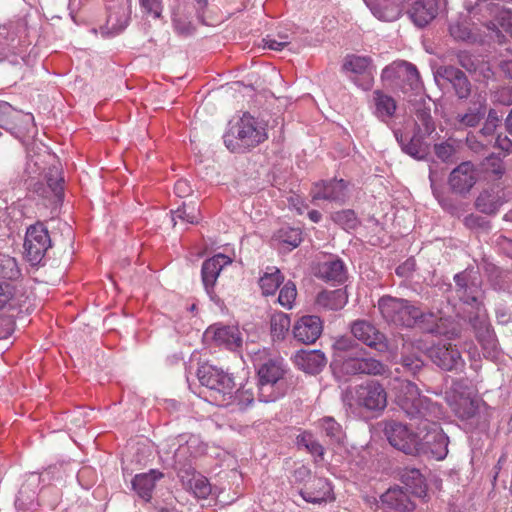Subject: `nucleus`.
<instances>
[{
	"instance_id": "12",
	"label": "nucleus",
	"mask_w": 512,
	"mask_h": 512,
	"mask_svg": "<svg viewBox=\"0 0 512 512\" xmlns=\"http://www.w3.org/2000/svg\"><path fill=\"white\" fill-rule=\"evenodd\" d=\"M384 433L389 443L396 449L408 455L419 454L418 431L413 433L399 422L388 421L385 423Z\"/></svg>"
},
{
	"instance_id": "15",
	"label": "nucleus",
	"mask_w": 512,
	"mask_h": 512,
	"mask_svg": "<svg viewBox=\"0 0 512 512\" xmlns=\"http://www.w3.org/2000/svg\"><path fill=\"white\" fill-rule=\"evenodd\" d=\"M204 339L206 341L212 340L217 346L227 350L243 348L242 333L237 326L211 325L206 329Z\"/></svg>"
},
{
	"instance_id": "20",
	"label": "nucleus",
	"mask_w": 512,
	"mask_h": 512,
	"mask_svg": "<svg viewBox=\"0 0 512 512\" xmlns=\"http://www.w3.org/2000/svg\"><path fill=\"white\" fill-rule=\"evenodd\" d=\"M311 195L313 200H327L343 204L348 198L347 184L342 179L321 181L314 185Z\"/></svg>"
},
{
	"instance_id": "44",
	"label": "nucleus",
	"mask_w": 512,
	"mask_h": 512,
	"mask_svg": "<svg viewBox=\"0 0 512 512\" xmlns=\"http://www.w3.org/2000/svg\"><path fill=\"white\" fill-rule=\"evenodd\" d=\"M376 111L380 117H391L396 110L395 100L380 91L375 92Z\"/></svg>"
},
{
	"instance_id": "14",
	"label": "nucleus",
	"mask_w": 512,
	"mask_h": 512,
	"mask_svg": "<svg viewBox=\"0 0 512 512\" xmlns=\"http://www.w3.org/2000/svg\"><path fill=\"white\" fill-rule=\"evenodd\" d=\"M436 77L448 82L454 95L460 101L468 100L472 96L473 85L466 73L454 65H442L436 71Z\"/></svg>"
},
{
	"instance_id": "38",
	"label": "nucleus",
	"mask_w": 512,
	"mask_h": 512,
	"mask_svg": "<svg viewBox=\"0 0 512 512\" xmlns=\"http://www.w3.org/2000/svg\"><path fill=\"white\" fill-rule=\"evenodd\" d=\"M21 276V270L15 258L0 254V278L15 281Z\"/></svg>"
},
{
	"instance_id": "4",
	"label": "nucleus",
	"mask_w": 512,
	"mask_h": 512,
	"mask_svg": "<svg viewBox=\"0 0 512 512\" xmlns=\"http://www.w3.org/2000/svg\"><path fill=\"white\" fill-rule=\"evenodd\" d=\"M454 281L455 293L459 300L476 309L474 313H470L468 320L482 349L495 351L498 342L491 325L487 321L486 314L482 311L480 284L475 279H471L469 274L465 272L456 274Z\"/></svg>"
},
{
	"instance_id": "63",
	"label": "nucleus",
	"mask_w": 512,
	"mask_h": 512,
	"mask_svg": "<svg viewBox=\"0 0 512 512\" xmlns=\"http://www.w3.org/2000/svg\"><path fill=\"white\" fill-rule=\"evenodd\" d=\"M495 144L505 152H512V140L507 136L498 135Z\"/></svg>"
},
{
	"instance_id": "45",
	"label": "nucleus",
	"mask_w": 512,
	"mask_h": 512,
	"mask_svg": "<svg viewBox=\"0 0 512 512\" xmlns=\"http://www.w3.org/2000/svg\"><path fill=\"white\" fill-rule=\"evenodd\" d=\"M297 445L305 448L312 455L320 458L324 455L323 446L313 437L311 433L304 432L297 437Z\"/></svg>"
},
{
	"instance_id": "29",
	"label": "nucleus",
	"mask_w": 512,
	"mask_h": 512,
	"mask_svg": "<svg viewBox=\"0 0 512 512\" xmlns=\"http://www.w3.org/2000/svg\"><path fill=\"white\" fill-rule=\"evenodd\" d=\"M162 474L151 470L148 473L137 474L132 480V489L139 498L148 502L152 497V491L155 487L156 480L161 478Z\"/></svg>"
},
{
	"instance_id": "3",
	"label": "nucleus",
	"mask_w": 512,
	"mask_h": 512,
	"mask_svg": "<svg viewBox=\"0 0 512 512\" xmlns=\"http://www.w3.org/2000/svg\"><path fill=\"white\" fill-rule=\"evenodd\" d=\"M378 309L383 319L395 326L418 328L422 332L442 334V320L432 311H423L410 301L391 296H383L378 301Z\"/></svg>"
},
{
	"instance_id": "39",
	"label": "nucleus",
	"mask_w": 512,
	"mask_h": 512,
	"mask_svg": "<svg viewBox=\"0 0 512 512\" xmlns=\"http://www.w3.org/2000/svg\"><path fill=\"white\" fill-rule=\"evenodd\" d=\"M430 356L432 362L443 370H458L464 365L461 354H430Z\"/></svg>"
},
{
	"instance_id": "59",
	"label": "nucleus",
	"mask_w": 512,
	"mask_h": 512,
	"mask_svg": "<svg viewBox=\"0 0 512 512\" xmlns=\"http://www.w3.org/2000/svg\"><path fill=\"white\" fill-rule=\"evenodd\" d=\"M464 224L466 227L470 229H476V228H487L488 227V221H486L485 218L475 215V214H469L464 218Z\"/></svg>"
},
{
	"instance_id": "61",
	"label": "nucleus",
	"mask_w": 512,
	"mask_h": 512,
	"mask_svg": "<svg viewBox=\"0 0 512 512\" xmlns=\"http://www.w3.org/2000/svg\"><path fill=\"white\" fill-rule=\"evenodd\" d=\"M14 295V288L10 284H0V309L4 308Z\"/></svg>"
},
{
	"instance_id": "53",
	"label": "nucleus",
	"mask_w": 512,
	"mask_h": 512,
	"mask_svg": "<svg viewBox=\"0 0 512 512\" xmlns=\"http://www.w3.org/2000/svg\"><path fill=\"white\" fill-rule=\"evenodd\" d=\"M189 485L195 496L199 498H205L211 492L208 480L201 475H194L192 479L189 480Z\"/></svg>"
},
{
	"instance_id": "25",
	"label": "nucleus",
	"mask_w": 512,
	"mask_h": 512,
	"mask_svg": "<svg viewBox=\"0 0 512 512\" xmlns=\"http://www.w3.org/2000/svg\"><path fill=\"white\" fill-rule=\"evenodd\" d=\"M440 0H417L409 15L413 23L418 27L429 24L438 14Z\"/></svg>"
},
{
	"instance_id": "49",
	"label": "nucleus",
	"mask_w": 512,
	"mask_h": 512,
	"mask_svg": "<svg viewBox=\"0 0 512 512\" xmlns=\"http://www.w3.org/2000/svg\"><path fill=\"white\" fill-rule=\"evenodd\" d=\"M481 164L486 172H491L492 174L499 178L505 172L502 158L494 153L488 154Z\"/></svg>"
},
{
	"instance_id": "31",
	"label": "nucleus",
	"mask_w": 512,
	"mask_h": 512,
	"mask_svg": "<svg viewBox=\"0 0 512 512\" xmlns=\"http://www.w3.org/2000/svg\"><path fill=\"white\" fill-rule=\"evenodd\" d=\"M326 362L324 354H295L294 356L295 365L310 374L320 372Z\"/></svg>"
},
{
	"instance_id": "17",
	"label": "nucleus",
	"mask_w": 512,
	"mask_h": 512,
	"mask_svg": "<svg viewBox=\"0 0 512 512\" xmlns=\"http://www.w3.org/2000/svg\"><path fill=\"white\" fill-rule=\"evenodd\" d=\"M455 56L457 63L474 76L476 81L487 82L494 77L490 63L483 58L466 50L458 51Z\"/></svg>"
},
{
	"instance_id": "62",
	"label": "nucleus",
	"mask_w": 512,
	"mask_h": 512,
	"mask_svg": "<svg viewBox=\"0 0 512 512\" xmlns=\"http://www.w3.org/2000/svg\"><path fill=\"white\" fill-rule=\"evenodd\" d=\"M174 191L179 197H184L190 193L191 188L186 180L181 179L175 183Z\"/></svg>"
},
{
	"instance_id": "22",
	"label": "nucleus",
	"mask_w": 512,
	"mask_h": 512,
	"mask_svg": "<svg viewBox=\"0 0 512 512\" xmlns=\"http://www.w3.org/2000/svg\"><path fill=\"white\" fill-rule=\"evenodd\" d=\"M322 333V322L318 316L300 318L293 327L294 338L303 344H313Z\"/></svg>"
},
{
	"instance_id": "55",
	"label": "nucleus",
	"mask_w": 512,
	"mask_h": 512,
	"mask_svg": "<svg viewBox=\"0 0 512 512\" xmlns=\"http://www.w3.org/2000/svg\"><path fill=\"white\" fill-rule=\"evenodd\" d=\"M434 151L436 156L443 162H452L456 154L455 146L449 141L435 144Z\"/></svg>"
},
{
	"instance_id": "16",
	"label": "nucleus",
	"mask_w": 512,
	"mask_h": 512,
	"mask_svg": "<svg viewBox=\"0 0 512 512\" xmlns=\"http://www.w3.org/2000/svg\"><path fill=\"white\" fill-rule=\"evenodd\" d=\"M478 180L477 172L471 162H462L449 175L448 183L453 193L467 195Z\"/></svg>"
},
{
	"instance_id": "34",
	"label": "nucleus",
	"mask_w": 512,
	"mask_h": 512,
	"mask_svg": "<svg viewBox=\"0 0 512 512\" xmlns=\"http://www.w3.org/2000/svg\"><path fill=\"white\" fill-rule=\"evenodd\" d=\"M319 426L324 431L325 436L329 438L331 444H343L345 433L340 424H338L332 417H324L320 419Z\"/></svg>"
},
{
	"instance_id": "57",
	"label": "nucleus",
	"mask_w": 512,
	"mask_h": 512,
	"mask_svg": "<svg viewBox=\"0 0 512 512\" xmlns=\"http://www.w3.org/2000/svg\"><path fill=\"white\" fill-rule=\"evenodd\" d=\"M494 102L509 106L512 104V86L501 87L493 94Z\"/></svg>"
},
{
	"instance_id": "37",
	"label": "nucleus",
	"mask_w": 512,
	"mask_h": 512,
	"mask_svg": "<svg viewBox=\"0 0 512 512\" xmlns=\"http://www.w3.org/2000/svg\"><path fill=\"white\" fill-rule=\"evenodd\" d=\"M449 32L457 41L467 43H476L478 41V35L471 30L469 24L466 22L456 21L451 23L449 26Z\"/></svg>"
},
{
	"instance_id": "21",
	"label": "nucleus",
	"mask_w": 512,
	"mask_h": 512,
	"mask_svg": "<svg viewBox=\"0 0 512 512\" xmlns=\"http://www.w3.org/2000/svg\"><path fill=\"white\" fill-rule=\"evenodd\" d=\"M426 136L418 129L414 130L412 136L395 131V137L402 151L416 160H423L429 153V145L424 141Z\"/></svg>"
},
{
	"instance_id": "24",
	"label": "nucleus",
	"mask_w": 512,
	"mask_h": 512,
	"mask_svg": "<svg viewBox=\"0 0 512 512\" xmlns=\"http://www.w3.org/2000/svg\"><path fill=\"white\" fill-rule=\"evenodd\" d=\"M107 28L118 33L122 31L129 20L128 0H111L107 5Z\"/></svg>"
},
{
	"instance_id": "13",
	"label": "nucleus",
	"mask_w": 512,
	"mask_h": 512,
	"mask_svg": "<svg viewBox=\"0 0 512 512\" xmlns=\"http://www.w3.org/2000/svg\"><path fill=\"white\" fill-rule=\"evenodd\" d=\"M351 332L355 339L378 352L392 351L398 348L391 346L386 336L366 320L354 321L351 324Z\"/></svg>"
},
{
	"instance_id": "18",
	"label": "nucleus",
	"mask_w": 512,
	"mask_h": 512,
	"mask_svg": "<svg viewBox=\"0 0 512 512\" xmlns=\"http://www.w3.org/2000/svg\"><path fill=\"white\" fill-rule=\"evenodd\" d=\"M409 102L415 117V129L423 131L424 135H430L435 130V123L431 116V99L419 92L414 94V98Z\"/></svg>"
},
{
	"instance_id": "36",
	"label": "nucleus",
	"mask_w": 512,
	"mask_h": 512,
	"mask_svg": "<svg viewBox=\"0 0 512 512\" xmlns=\"http://www.w3.org/2000/svg\"><path fill=\"white\" fill-rule=\"evenodd\" d=\"M346 297L342 290L321 292L317 297L318 304L330 310L341 309L346 303Z\"/></svg>"
},
{
	"instance_id": "27",
	"label": "nucleus",
	"mask_w": 512,
	"mask_h": 512,
	"mask_svg": "<svg viewBox=\"0 0 512 512\" xmlns=\"http://www.w3.org/2000/svg\"><path fill=\"white\" fill-rule=\"evenodd\" d=\"M380 501L383 506L397 512H411L415 508V504L400 487L389 488L381 495Z\"/></svg>"
},
{
	"instance_id": "50",
	"label": "nucleus",
	"mask_w": 512,
	"mask_h": 512,
	"mask_svg": "<svg viewBox=\"0 0 512 512\" xmlns=\"http://www.w3.org/2000/svg\"><path fill=\"white\" fill-rule=\"evenodd\" d=\"M400 364L403 372L416 374L424 365V360L417 354H401Z\"/></svg>"
},
{
	"instance_id": "30",
	"label": "nucleus",
	"mask_w": 512,
	"mask_h": 512,
	"mask_svg": "<svg viewBox=\"0 0 512 512\" xmlns=\"http://www.w3.org/2000/svg\"><path fill=\"white\" fill-rule=\"evenodd\" d=\"M401 481L407 491L423 498L426 496L427 487L420 471L415 468H406L401 472Z\"/></svg>"
},
{
	"instance_id": "56",
	"label": "nucleus",
	"mask_w": 512,
	"mask_h": 512,
	"mask_svg": "<svg viewBox=\"0 0 512 512\" xmlns=\"http://www.w3.org/2000/svg\"><path fill=\"white\" fill-rule=\"evenodd\" d=\"M497 28L501 27L505 32L512 35V10L507 8L505 5L502 6V10L496 20ZM499 30L497 29L496 32Z\"/></svg>"
},
{
	"instance_id": "42",
	"label": "nucleus",
	"mask_w": 512,
	"mask_h": 512,
	"mask_svg": "<svg viewBox=\"0 0 512 512\" xmlns=\"http://www.w3.org/2000/svg\"><path fill=\"white\" fill-rule=\"evenodd\" d=\"M332 221L345 230H353L359 225L355 212L351 209L337 211L331 214Z\"/></svg>"
},
{
	"instance_id": "46",
	"label": "nucleus",
	"mask_w": 512,
	"mask_h": 512,
	"mask_svg": "<svg viewBox=\"0 0 512 512\" xmlns=\"http://www.w3.org/2000/svg\"><path fill=\"white\" fill-rule=\"evenodd\" d=\"M451 405L455 413L462 419L473 417L477 410L475 402L469 397L461 396L459 401L454 400Z\"/></svg>"
},
{
	"instance_id": "51",
	"label": "nucleus",
	"mask_w": 512,
	"mask_h": 512,
	"mask_svg": "<svg viewBox=\"0 0 512 512\" xmlns=\"http://www.w3.org/2000/svg\"><path fill=\"white\" fill-rule=\"evenodd\" d=\"M301 234L300 229L287 227L279 230L278 237L284 244L289 245L293 249L302 242Z\"/></svg>"
},
{
	"instance_id": "58",
	"label": "nucleus",
	"mask_w": 512,
	"mask_h": 512,
	"mask_svg": "<svg viewBox=\"0 0 512 512\" xmlns=\"http://www.w3.org/2000/svg\"><path fill=\"white\" fill-rule=\"evenodd\" d=\"M333 348L341 352L354 350L356 349V342L351 336H341L335 340L333 343Z\"/></svg>"
},
{
	"instance_id": "52",
	"label": "nucleus",
	"mask_w": 512,
	"mask_h": 512,
	"mask_svg": "<svg viewBox=\"0 0 512 512\" xmlns=\"http://www.w3.org/2000/svg\"><path fill=\"white\" fill-rule=\"evenodd\" d=\"M15 323L11 316H0V350L6 352L8 346L6 340L14 332Z\"/></svg>"
},
{
	"instance_id": "43",
	"label": "nucleus",
	"mask_w": 512,
	"mask_h": 512,
	"mask_svg": "<svg viewBox=\"0 0 512 512\" xmlns=\"http://www.w3.org/2000/svg\"><path fill=\"white\" fill-rule=\"evenodd\" d=\"M290 328V318L282 312L274 313L271 317V333L274 338L283 339Z\"/></svg>"
},
{
	"instance_id": "10",
	"label": "nucleus",
	"mask_w": 512,
	"mask_h": 512,
	"mask_svg": "<svg viewBox=\"0 0 512 512\" xmlns=\"http://www.w3.org/2000/svg\"><path fill=\"white\" fill-rule=\"evenodd\" d=\"M503 4L496 0H466L464 8L469 18L488 31H497V17L502 10Z\"/></svg>"
},
{
	"instance_id": "47",
	"label": "nucleus",
	"mask_w": 512,
	"mask_h": 512,
	"mask_svg": "<svg viewBox=\"0 0 512 512\" xmlns=\"http://www.w3.org/2000/svg\"><path fill=\"white\" fill-rule=\"evenodd\" d=\"M48 187L54 193V195L60 198L63 195V182L64 179L61 176V172L58 167L49 168L45 175Z\"/></svg>"
},
{
	"instance_id": "11",
	"label": "nucleus",
	"mask_w": 512,
	"mask_h": 512,
	"mask_svg": "<svg viewBox=\"0 0 512 512\" xmlns=\"http://www.w3.org/2000/svg\"><path fill=\"white\" fill-rule=\"evenodd\" d=\"M50 247L51 239L42 222H37L27 228L24 249L27 260L32 265L39 264Z\"/></svg>"
},
{
	"instance_id": "5",
	"label": "nucleus",
	"mask_w": 512,
	"mask_h": 512,
	"mask_svg": "<svg viewBox=\"0 0 512 512\" xmlns=\"http://www.w3.org/2000/svg\"><path fill=\"white\" fill-rule=\"evenodd\" d=\"M225 146L232 152L254 148L267 139L264 126L245 113L224 135Z\"/></svg>"
},
{
	"instance_id": "26",
	"label": "nucleus",
	"mask_w": 512,
	"mask_h": 512,
	"mask_svg": "<svg viewBox=\"0 0 512 512\" xmlns=\"http://www.w3.org/2000/svg\"><path fill=\"white\" fill-rule=\"evenodd\" d=\"M407 0H371L368 3L371 12L379 20L395 21L403 10V3Z\"/></svg>"
},
{
	"instance_id": "2",
	"label": "nucleus",
	"mask_w": 512,
	"mask_h": 512,
	"mask_svg": "<svg viewBox=\"0 0 512 512\" xmlns=\"http://www.w3.org/2000/svg\"><path fill=\"white\" fill-rule=\"evenodd\" d=\"M199 382L208 391L216 405L230 407L232 411H243L254 402L253 384L246 382L239 388L228 373L208 363L197 370Z\"/></svg>"
},
{
	"instance_id": "6",
	"label": "nucleus",
	"mask_w": 512,
	"mask_h": 512,
	"mask_svg": "<svg viewBox=\"0 0 512 512\" xmlns=\"http://www.w3.org/2000/svg\"><path fill=\"white\" fill-rule=\"evenodd\" d=\"M287 369L279 357L263 362L257 371L258 398L261 402H274L286 392L284 377Z\"/></svg>"
},
{
	"instance_id": "35",
	"label": "nucleus",
	"mask_w": 512,
	"mask_h": 512,
	"mask_svg": "<svg viewBox=\"0 0 512 512\" xmlns=\"http://www.w3.org/2000/svg\"><path fill=\"white\" fill-rule=\"evenodd\" d=\"M171 214L174 227L178 224H197L199 222V210L185 203L171 211Z\"/></svg>"
},
{
	"instance_id": "48",
	"label": "nucleus",
	"mask_w": 512,
	"mask_h": 512,
	"mask_svg": "<svg viewBox=\"0 0 512 512\" xmlns=\"http://www.w3.org/2000/svg\"><path fill=\"white\" fill-rule=\"evenodd\" d=\"M466 144L473 153L484 156L488 153L491 140L482 139L475 133H469L466 137Z\"/></svg>"
},
{
	"instance_id": "32",
	"label": "nucleus",
	"mask_w": 512,
	"mask_h": 512,
	"mask_svg": "<svg viewBox=\"0 0 512 512\" xmlns=\"http://www.w3.org/2000/svg\"><path fill=\"white\" fill-rule=\"evenodd\" d=\"M502 205V201L500 196L493 192L484 190L482 191L475 201L476 208L485 214H495L500 206Z\"/></svg>"
},
{
	"instance_id": "41",
	"label": "nucleus",
	"mask_w": 512,
	"mask_h": 512,
	"mask_svg": "<svg viewBox=\"0 0 512 512\" xmlns=\"http://www.w3.org/2000/svg\"><path fill=\"white\" fill-rule=\"evenodd\" d=\"M371 66V59L368 57L348 55L343 63V70L355 74H365Z\"/></svg>"
},
{
	"instance_id": "60",
	"label": "nucleus",
	"mask_w": 512,
	"mask_h": 512,
	"mask_svg": "<svg viewBox=\"0 0 512 512\" xmlns=\"http://www.w3.org/2000/svg\"><path fill=\"white\" fill-rule=\"evenodd\" d=\"M141 7L149 14H152L155 18H158L161 14L160 0H141Z\"/></svg>"
},
{
	"instance_id": "23",
	"label": "nucleus",
	"mask_w": 512,
	"mask_h": 512,
	"mask_svg": "<svg viewBox=\"0 0 512 512\" xmlns=\"http://www.w3.org/2000/svg\"><path fill=\"white\" fill-rule=\"evenodd\" d=\"M487 113L486 99L481 95L474 96L463 113H458L455 120L459 128H473L479 125Z\"/></svg>"
},
{
	"instance_id": "19",
	"label": "nucleus",
	"mask_w": 512,
	"mask_h": 512,
	"mask_svg": "<svg viewBox=\"0 0 512 512\" xmlns=\"http://www.w3.org/2000/svg\"><path fill=\"white\" fill-rule=\"evenodd\" d=\"M299 493L306 502L313 504L334 500L331 484L322 477H309Z\"/></svg>"
},
{
	"instance_id": "8",
	"label": "nucleus",
	"mask_w": 512,
	"mask_h": 512,
	"mask_svg": "<svg viewBox=\"0 0 512 512\" xmlns=\"http://www.w3.org/2000/svg\"><path fill=\"white\" fill-rule=\"evenodd\" d=\"M344 400L350 407L379 411L387 405V394L378 382L371 380L347 391Z\"/></svg>"
},
{
	"instance_id": "28",
	"label": "nucleus",
	"mask_w": 512,
	"mask_h": 512,
	"mask_svg": "<svg viewBox=\"0 0 512 512\" xmlns=\"http://www.w3.org/2000/svg\"><path fill=\"white\" fill-rule=\"evenodd\" d=\"M231 263V259L224 254H217L204 261L202 265V281L207 292L214 286L221 270Z\"/></svg>"
},
{
	"instance_id": "7",
	"label": "nucleus",
	"mask_w": 512,
	"mask_h": 512,
	"mask_svg": "<svg viewBox=\"0 0 512 512\" xmlns=\"http://www.w3.org/2000/svg\"><path fill=\"white\" fill-rule=\"evenodd\" d=\"M381 78L388 87L403 93L414 92L416 94L422 90L416 66L406 61L393 62L385 67Z\"/></svg>"
},
{
	"instance_id": "9",
	"label": "nucleus",
	"mask_w": 512,
	"mask_h": 512,
	"mask_svg": "<svg viewBox=\"0 0 512 512\" xmlns=\"http://www.w3.org/2000/svg\"><path fill=\"white\" fill-rule=\"evenodd\" d=\"M337 378L359 373L380 375L385 372V366L373 357H353L348 354H335L330 365Z\"/></svg>"
},
{
	"instance_id": "1",
	"label": "nucleus",
	"mask_w": 512,
	"mask_h": 512,
	"mask_svg": "<svg viewBox=\"0 0 512 512\" xmlns=\"http://www.w3.org/2000/svg\"><path fill=\"white\" fill-rule=\"evenodd\" d=\"M396 399L408 417L422 419L417 427L419 454H431L436 460H443L448 454L449 439L439 424L429 419L437 416L439 408L421 396L417 386L410 381L400 383Z\"/></svg>"
},
{
	"instance_id": "54",
	"label": "nucleus",
	"mask_w": 512,
	"mask_h": 512,
	"mask_svg": "<svg viewBox=\"0 0 512 512\" xmlns=\"http://www.w3.org/2000/svg\"><path fill=\"white\" fill-rule=\"evenodd\" d=\"M297 296L296 286L293 282L288 281L280 290L278 302L286 308H292V304Z\"/></svg>"
},
{
	"instance_id": "64",
	"label": "nucleus",
	"mask_w": 512,
	"mask_h": 512,
	"mask_svg": "<svg viewBox=\"0 0 512 512\" xmlns=\"http://www.w3.org/2000/svg\"><path fill=\"white\" fill-rule=\"evenodd\" d=\"M496 128L485 121L484 126L475 134L478 135L482 139H489V137L493 136Z\"/></svg>"
},
{
	"instance_id": "40",
	"label": "nucleus",
	"mask_w": 512,
	"mask_h": 512,
	"mask_svg": "<svg viewBox=\"0 0 512 512\" xmlns=\"http://www.w3.org/2000/svg\"><path fill=\"white\" fill-rule=\"evenodd\" d=\"M279 269L274 268L272 272H266L259 280L264 295H273L283 281Z\"/></svg>"
},
{
	"instance_id": "33",
	"label": "nucleus",
	"mask_w": 512,
	"mask_h": 512,
	"mask_svg": "<svg viewBox=\"0 0 512 512\" xmlns=\"http://www.w3.org/2000/svg\"><path fill=\"white\" fill-rule=\"evenodd\" d=\"M319 274L327 281L341 283L346 278L344 263L338 259L325 262L320 266Z\"/></svg>"
}]
</instances>
